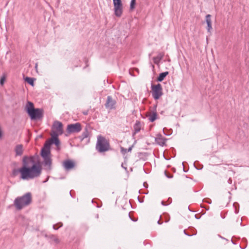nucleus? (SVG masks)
Masks as SVG:
<instances>
[{"label": "nucleus", "mask_w": 249, "mask_h": 249, "mask_svg": "<svg viewBox=\"0 0 249 249\" xmlns=\"http://www.w3.org/2000/svg\"><path fill=\"white\" fill-rule=\"evenodd\" d=\"M131 220L134 221V220H133V219H131Z\"/></svg>", "instance_id": "obj_33"}, {"label": "nucleus", "mask_w": 249, "mask_h": 249, "mask_svg": "<svg viewBox=\"0 0 249 249\" xmlns=\"http://www.w3.org/2000/svg\"><path fill=\"white\" fill-rule=\"evenodd\" d=\"M205 20L207 24V31L208 32H210L212 29L211 15L210 14L207 15Z\"/></svg>", "instance_id": "obj_15"}, {"label": "nucleus", "mask_w": 249, "mask_h": 249, "mask_svg": "<svg viewBox=\"0 0 249 249\" xmlns=\"http://www.w3.org/2000/svg\"><path fill=\"white\" fill-rule=\"evenodd\" d=\"M157 223L159 225H161L162 223V222H160V219L158 221Z\"/></svg>", "instance_id": "obj_28"}, {"label": "nucleus", "mask_w": 249, "mask_h": 249, "mask_svg": "<svg viewBox=\"0 0 249 249\" xmlns=\"http://www.w3.org/2000/svg\"><path fill=\"white\" fill-rule=\"evenodd\" d=\"M131 220L134 221V220H133V219H131Z\"/></svg>", "instance_id": "obj_34"}, {"label": "nucleus", "mask_w": 249, "mask_h": 249, "mask_svg": "<svg viewBox=\"0 0 249 249\" xmlns=\"http://www.w3.org/2000/svg\"><path fill=\"white\" fill-rule=\"evenodd\" d=\"M142 125L140 121H136L134 126H133V135H135L136 134L139 132L141 129Z\"/></svg>", "instance_id": "obj_14"}, {"label": "nucleus", "mask_w": 249, "mask_h": 249, "mask_svg": "<svg viewBox=\"0 0 249 249\" xmlns=\"http://www.w3.org/2000/svg\"><path fill=\"white\" fill-rule=\"evenodd\" d=\"M228 182L229 184H231L232 182V180L231 178H229L228 180Z\"/></svg>", "instance_id": "obj_25"}, {"label": "nucleus", "mask_w": 249, "mask_h": 249, "mask_svg": "<svg viewBox=\"0 0 249 249\" xmlns=\"http://www.w3.org/2000/svg\"><path fill=\"white\" fill-rule=\"evenodd\" d=\"M27 111L32 120L41 119L43 116V110L40 108H35L34 104L31 102H28Z\"/></svg>", "instance_id": "obj_5"}, {"label": "nucleus", "mask_w": 249, "mask_h": 249, "mask_svg": "<svg viewBox=\"0 0 249 249\" xmlns=\"http://www.w3.org/2000/svg\"><path fill=\"white\" fill-rule=\"evenodd\" d=\"M169 72L168 71H165L164 72H162L160 74L159 76L157 78V81L159 82H161L162 81L165 77L168 75Z\"/></svg>", "instance_id": "obj_17"}, {"label": "nucleus", "mask_w": 249, "mask_h": 249, "mask_svg": "<svg viewBox=\"0 0 249 249\" xmlns=\"http://www.w3.org/2000/svg\"><path fill=\"white\" fill-rule=\"evenodd\" d=\"M152 95L155 100H158L162 95V89L160 84L151 85Z\"/></svg>", "instance_id": "obj_6"}, {"label": "nucleus", "mask_w": 249, "mask_h": 249, "mask_svg": "<svg viewBox=\"0 0 249 249\" xmlns=\"http://www.w3.org/2000/svg\"><path fill=\"white\" fill-rule=\"evenodd\" d=\"M74 163L71 160H67L63 162V166L65 169L69 170L74 167Z\"/></svg>", "instance_id": "obj_11"}, {"label": "nucleus", "mask_w": 249, "mask_h": 249, "mask_svg": "<svg viewBox=\"0 0 249 249\" xmlns=\"http://www.w3.org/2000/svg\"><path fill=\"white\" fill-rule=\"evenodd\" d=\"M23 146L22 144H18L15 147L16 156H21L23 153Z\"/></svg>", "instance_id": "obj_12"}, {"label": "nucleus", "mask_w": 249, "mask_h": 249, "mask_svg": "<svg viewBox=\"0 0 249 249\" xmlns=\"http://www.w3.org/2000/svg\"><path fill=\"white\" fill-rule=\"evenodd\" d=\"M82 130V126L80 123L69 124L67 125V131L69 134L78 133Z\"/></svg>", "instance_id": "obj_8"}, {"label": "nucleus", "mask_w": 249, "mask_h": 249, "mask_svg": "<svg viewBox=\"0 0 249 249\" xmlns=\"http://www.w3.org/2000/svg\"><path fill=\"white\" fill-rule=\"evenodd\" d=\"M51 238L53 242L55 243L56 244H58L59 243V239L55 235H52L51 236Z\"/></svg>", "instance_id": "obj_22"}, {"label": "nucleus", "mask_w": 249, "mask_h": 249, "mask_svg": "<svg viewBox=\"0 0 249 249\" xmlns=\"http://www.w3.org/2000/svg\"><path fill=\"white\" fill-rule=\"evenodd\" d=\"M19 171L21 179L28 180L39 177L42 172V167L39 161H35V157H24L23 166Z\"/></svg>", "instance_id": "obj_2"}, {"label": "nucleus", "mask_w": 249, "mask_h": 249, "mask_svg": "<svg viewBox=\"0 0 249 249\" xmlns=\"http://www.w3.org/2000/svg\"><path fill=\"white\" fill-rule=\"evenodd\" d=\"M63 133V124L61 122L55 121L54 122L53 126L52 133L51 134V138L47 140L41 150V156L43 159L44 165L47 167V169L50 170L52 165V159L51 153V145L54 143L57 150L60 149V142L58 139V136Z\"/></svg>", "instance_id": "obj_1"}, {"label": "nucleus", "mask_w": 249, "mask_h": 249, "mask_svg": "<svg viewBox=\"0 0 249 249\" xmlns=\"http://www.w3.org/2000/svg\"><path fill=\"white\" fill-rule=\"evenodd\" d=\"M18 173H19V169H14L12 171V174L14 176H17Z\"/></svg>", "instance_id": "obj_23"}, {"label": "nucleus", "mask_w": 249, "mask_h": 249, "mask_svg": "<svg viewBox=\"0 0 249 249\" xmlns=\"http://www.w3.org/2000/svg\"><path fill=\"white\" fill-rule=\"evenodd\" d=\"M161 203L163 206H167L168 205V204H166L164 201H162Z\"/></svg>", "instance_id": "obj_26"}, {"label": "nucleus", "mask_w": 249, "mask_h": 249, "mask_svg": "<svg viewBox=\"0 0 249 249\" xmlns=\"http://www.w3.org/2000/svg\"><path fill=\"white\" fill-rule=\"evenodd\" d=\"M89 132L88 131V128L86 127L85 128L84 131L83 132L82 135L80 136H79V138H80V140L82 141L84 139L89 138Z\"/></svg>", "instance_id": "obj_16"}, {"label": "nucleus", "mask_w": 249, "mask_h": 249, "mask_svg": "<svg viewBox=\"0 0 249 249\" xmlns=\"http://www.w3.org/2000/svg\"><path fill=\"white\" fill-rule=\"evenodd\" d=\"M95 148L100 153L107 152L111 149L109 140L102 135L97 136Z\"/></svg>", "instance_id": "obj_4"}, {"label": "nucleus", "mask_w": 249, "mask_h": 249, "mask_svg": "<svg viewBox=\"0 0 249 249\" xmlns=\"http://www.w3.org/2000/svg\"><path fill=\"white\" fill-rule=\"evenodd\" d=\"M131 220L134 221V220H133V219H131Z\"/></svg>", "instance_id": "obj_32"}, {"label": "nucleus", "mask_w": 249, "mask_h": 249, "mask_svg": "<svg viewBox=\"0 0 249 249\" xmlns=\"http://www.w3.org/2000/svg\"><path fill=\"white\" fill-rule=\"evenodd\" d=\"M25 81L30 85L33 86L34 83V79L33 78L27 77L25 78Z\"/></svg>", "instance_id": "obj_20"}, {"label": "nucleus", "mask_w": 249, "mask_h": 249, "mask_svg": "<svg viewBox=\"0 0 249 249\" xmlns=\"http://www.w3.org/2000/svg\"><path fill=\"white\" fill-rule=\"evenodd\" d=\"M32 201V194L28 192L21 196L17 197L14 201V205L17 210H21L29 205Z\"/></svg>", "instance_id": "obj_3"}, {"label": "nucleus", "mask_w": 249, "mask_h": 249, "mask_svg": "<svg viewBox=\"0 0 249 249\" xmlns=\"http://www.w3.org/2000/svg\"><path fill=\"white\" fill-rule=\"evenodd\" d=\"M53 228L54 230H57L58 229V228L55 227V225H53Z\"/></svg>", "instance_id": "obj_29"}, {"label": "nucleus", "mask_w": 249, "mask_h": 249, "mask_svg": "<svg viewBox=\"0 0 249 249\" xmlns=\"http://www.w3.org/2000/svg\"><path fill=\"white\" fill-rule=\"evenodd\" d=\"M136 0H131L130 4V10L132 11L135 8Z\"/></svg>", "instance_id": "obj_21"}, {"label": "nucleus", "mask_w": 249, "mask_h": 249, "mask_svg": "<svg viewBox=\"0 0 249 249\" xmlns=\"http://www.w3.org/2000/svg\"><path fill=\"white\" fill-rule=\"evenodd\" d=\"M166 141L167 139L161 134H157L155 138V142L160 146L165 145Z\"/></svg>", "instance_id": "obj_10"}, {"label": "nucleus", "mask_w": 249, "mask_h": 249, "mask_svg": "<svg viewBox=\"0 0 249 249\" xmlns=\"http://www.w3.org/2000/svg\"><path fill=\"white\" fill-rule=\"evenodd\" d=\"M4 81H5V77H1L0 80V84L1 85H3Z\"/></svg>", "instance_id": "obj_24"}, {"label": "nucleus", "mask_w": 249, "mask_h": 249, "mask_svg": "<svg viewBox=\"0 0 249 249\" xmlns=\"http://www.w3.org/2000/svg\"><path fill=\"white\" fill-rule=\"evenodd\" d=\"M116 104V101L114 100L111 96H108L105 106L107 109L112 110L115 109Z\"/></svg>", "instance_id": "obj_9"}, {"label": "nucleus", "mask_w": 249, "mask_h": 249, "mask_svg": "<svg viewBox=\"0 0 249 249\" xmlns=\"http://www.w3.org/2000/svg\"><path fill=\"white\" fill-rule=\"evenodd\" d=\"M146 116L151 122H153L158 119V114L156 110L148 113Z\"/></svg>", "instance_id": "obj_13"}, {"label": "nucleus", "mask_w": 249, "mask_h": 249, "mask_svg": "<svg viewBox=\"0 0 249 249\" xmlns=\"http://www.w3.org/2000/svg\"><path fill=\"white\" fill-rule=\"evenodd\" d=\"M163 56L164 53H159L158 56L154 58V63L158 64V62H156V59H159V61H160L163 58Z\"/></svg>", "instance_id": "obj_19"}, {"label": "nucleus", "mask_w": 249, "mask_h": 249, "mask_svg": "<svg viewBox=\"0 0 249 249\" xmlns=\"http://www.w3.org/2000/svg\"><path fill=\"white\" fill-rule=\"evenodd\" d=\"M156 62H158V64L160 61H159V59H156Z\"/></svg>", "instance_id": "obj_30"}, {"label": "nucleus", "mask_w": 249, "mask_h": 249, "mask_svg": "<svg viewBox=\"0 0 249 249\" xmlns=\"http://www.w3.org/2000/svg\"><path fill=\"white\" fill-rule=\"evenodd\" d=\"M114 15L117 17H121L123 14V8L121 0H113Z\"/></svg>", "instance_id": "obj_7"}, {"label": "nucleus", "mask_w": 249, "mask_h": 249, "mask_svg": "<svg viewBox=\"0 0 249 249\" xmlns=\"http://www.w3.org/2000/svg\"><path fill=\"white\" fill-rule=\"evenodd\" d=\"M132 146L129 147L128 149L124 147H121V152L122 154L125 155L127 152H131L132 150Z\"/></svg>", "instance_id": "obj_18"}, {"label": "nucleus", "mask_w": 249, "mask_h": 249, "mask_svg": "<svg viewBox=\"0 0 249 249\" xmlns=\"http://www.w3.org/2000/svg\"><path fill=\"white\" fill-rule=\"evenodd\" d=\"M87 114H88V113H87V112H84V115H87Z\"/></svg>", "instance_id": "obj_31"}, {"label": "nucleus", "mask_w": 249, "mask_h": 249, "mask_svg": "<svg viewBox=\"0 0 249 249\" xmlns=\"http://www.w3.org/2000/svg\"><path fill=\"white\" fill-rule=\"evenodd\" d=\"M183 232L184 233V234H186V235H187V236H191L190 234L187 233L186 232V231H185V230H184V231H183Z\"/></svg>", "instance_id": "obj_27"}]
</instances>
